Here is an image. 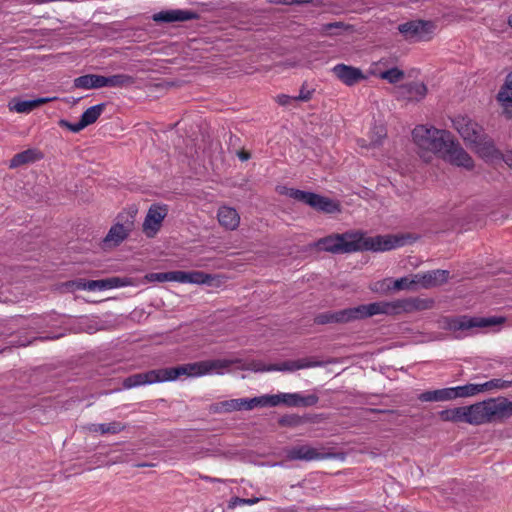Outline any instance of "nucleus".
<instances>
[{
	"label": "nucleus",
	"mask_w": 512,
	"mask_h": 512,
	"mask_svg": "<svg viewBox=\"0 0 512 512\" xmlns=\"http://www.w3.org/2000/svg\"><path fill=\"white\" fill-rule=\"evenodd\" d=\"M398 242L391 236L366 237L362 231L350 230L322 237L315 242L314 246L332 254H350L363 251H389L397 247Z\"/></svg>",
	"instance_id": "1"
},
{
	"label": "nucleus",
	"mask_w": 512,
	"mask_h": 512,
	"mask_svg": "<svg viewBox=\"0 0 512 512\" xmlns=\"http://www.w3.org/2000/svg\"><path fill=\"white\" fill-rule=\"evenodd\" d=\"M186 132V139H182L177 134L170 136L171 142L178 150L175 157L203 160L218 158L221 150L220 142L213 137L210 126L204 120L194 121Z\"/></svg>",
	"instance_id": "2"
},
{
	"label": "nucleus",
	"mask_w": 512,
	"mask_h": 512,
	"mask_svg": "<svg viewBox=\"0 0 512 512\" xmlns=\"http://www.w3.org/2000/svg\"><path fill=\"white\" fill-rule=\"evenodd\" d=\"M412 139L420 149L444 159L471 160V157L449 130L419 124L412 130Z\"/></svg>",
	"instance_id": "3"
},
{
	"label": "nucleus",
	"mask_w": 512,
	"mask_h": 512,
	"mask_svg": "<svg viewBox=\"0 0 512 512\" xmlns=\"http://www.w3.org/2000/svg\"><path fill=\"white\" fill-rule=\"evenodd\" d=\"M439 417L446 422H464L476 426L491 423L487 400L468 406L442 410L439 412Z\"/></svg>",
	"instance_id": "4"
},
{
	"label": "nucleus",
	"mask_w": 512,
	"mask_h": 512,
	"mask_svg": "<svg viewBox=\"0 0 512 512\" xmlns=\"http://www.w3.org/2000/svg\"><path fill=\"white\" fill-rule=\"evenodd\" d=\"M376 308L369 303L336 311H325L315 316L314 323L318 325L347 324L375 316Z\"/></svg>",
	"instance_id": "5"
},
{
	"label": "nucleus",
	"mask_w": 512,
	"mask_h": 512,
	"mask_svg": "<svg viewBox=\"0 0 512 512\" xmlns=\"http://www.w3.org/2000/svg\"><path fill=\"white\" fill-rule=\"evenodd\" d=\"M373 306H376L377 311L375 315L387 314L393 315L400 312L411 313L414 311L427 310L433 307L434 301L428 298L411 297L402 300H396L393 302H373Z\"/></svg>",
	"instance_id": "6"
},
{
	"label": "nucleus",
	"mask_w": 512,
	"mask_h": 512,
	"mask_svg": "<svg viewBox=\"0 0 512 512\" xmlns=\"http://www.w3.org/2000/svg\"><path fill=\"white\" fill-rule=\"evenodd\" d=\"M238 362V360L230 359H213L179 365L176 366L177 378L203 376L213 372L222 374L225 369Z\"/></svg>",
	"instance_id": "7"
},
{
	"label": "nucleus",
	"mask_w": 512,
	"mask_h": 512,
	"mask_svg": "<svg viewBox=\"0 0 512 512\" xmlns=\"http://www.w3.org/2000/svg\"><path fill=\"white\" fill-rule=\"evenodd\" d=\"M176 379V367L161 368L132 374L123 380L122 386L124 389H131L143 385L173 381Z\"/></svg>",
	"instance_id": "8"
},
{
	"label": "nucleus",
	"mask_w": 512,
	"mask_h": 512,
	"mask_svg": "<svg viewBox=\"0 0 512 512\" xmlns=\"http://www.w3.org/2000/svg\"><path fill=\"white\" fill-rule=\"evenodd\" d=\"M445 328L457 332V331H466L473 328H485L491 327L504 322V319L501 317H470V316H459L454 318L446 319Z\"/></svg>",
	"instance_id": "9"
},
{
	"label": "nucleus",
	"mask_w": 512,
	"mask_h": 512,
	"mask_svg": "<svg viewBox=\"0 0 512 512\" xmlns=\"http://www.w3.org/2000/svg\"><path fill=\"white\" fill-rule=\"evenodd\" d=\"M134 229V215L131 213H119L116 223L111 226L103 240L105 246L120 245Z\"/></svg>",
	"instance_id": "10"
},
{
	"label": "nucleus",
	"mask_w": 512,
	"mask_h": 512,
	"mask_svg": "<svg viewBox=\"0 0 512 512\" xmlns=\"http://www.w3.org/2000/svg\"><path fill=\"white\" fill-rule=\"evenodd\" d=\"M336 457V453L327 451L324 447L315 448L309 445H299L286 450V458L290 461H315L335 459Z\"/></svg>",
	"instance_id": "11"
},
{
	"label": "nucleus",
	"mask_w": 512,
	"mask_h": 512,
	"mask_svg": "<svg viewBox=\"0 0 512 512\" xmlns=\"http://www.w3.org/2000/svg\"><path fill=\"white\" fill-rule=\"evenodd\" d=\"M436 25L432 21L413 20L400 24L398 30L406 39H416L418 41H428L434 32Z\"/></svg>",
	"instance_id": "12"
},
{
	"label": "nucleus",
	"mask_w": 512,
	"mask_h": 512,
	"mask_svg": "<svg viewBox=\"0 0 512 512\" xmlns=\"http://www.w3.org/2000/svg\"><path fill=\"white\" fill-rule=\"evenodd\" d=\"M452 126L463 140L470 144L476 142V140L479 141L480 137L485 133L483 127L468 116H456L452 119Z\"/></svg>",
	"instance_id": "13"
},
{
	"label": "nucleus",
	"mask_w": 512,
	"mask_h": 512,
	"mask_svg": "<svg viewBox=\"0 0 512 512\" xmlns=\"http://www.w3.org/2000/svg\"><path fill=\"white\" fill-rule=\"evenodd\" d=\"M168 214L167 205L152 204L143 222V232L149 238L154 237Z\"/></svg>",
	"instance_id": "14"
},
{
	"label": "nucleus",
	"mask_w": 512,
	"mask_h": 512,
	"mask_svg": "<svg viewBox=\"0 0 512 512\" xmlns=\"http://www.w3.org/2000/svg\"><path fill=\"white\" fill-rule=\"evenodd\" d=\"M277 406L283 404L287 407H312L319 402L316 394L301 395L300 393L275 394Z\"/></svg>",
	"instance_id": "15"
},
{
	"label": "nucleus",
	"mask_w": 512,
	"mask_h": 512,
	"mask_svg": "<svg viewBox=\"0 0 512 512\" xmlns=\"http://www.w3.org/2000/svg\"><path fill=\"white\" fill-rule=\"evenodd\" d=\"M491 423L503 422L512 416V402L499 396L487 399Z\"/></svg>",
	"instance_id": "16"
},
{
	"label": "nucleus",
	"mask_w": 512,
	"mask_h": 512,
	"mask_svg": "<svg viewBox=\"0 0 512 512\" xmlns=\"http://www.w3.org/2000/svg\"><path fill=\"white\" fill-rule=\"evenodd\" d=\"M471 145L480 158L503 160L502 152L495 147L494 141L485 133L480 137L479 141L476 140Z\"/></svg>",
	"instance_id": "17"
},
{
	"label": "nucleus",
	"mask_w": 512,
	"mask_h": 512,
	"mask_svg": "<svg viewBox=\"0 0 512 512\" xmlns=\"http://www.w3.org/2000/svg\"><path fill=\"white\" fill-rule=\"evenodd\" d=\"M332 71L334 75L347 86H353L367 79L360 68L346 64H337Z\"/></svg>",
	"instance_id": "18"
},
{
	"label": "nucleus",
	"mask_w": 512,
	"mask_h": 512,
	"mask_svg": "<svg viewBox=\"0 0 512 512\" xmlns=\"http://www.w3.org/2000/svg\"><path fill=\"white\" fill-rule=\"evenodd\" d=\"M450 272L448 270L436 269L424 273L415 274L418 284L422 288L429 289L440 286L448 281Z\"/></svg>",
	"instance_id": "19"
},
{
	"label": "nucleus",
	"mask_w": 512,
	"mask_h": 512,
	"mask_svg": "<svg viewBox=\"0 0 512 512\" xmlns=\"http://www.w3.org/2000/svg\"><path fill=\"white\" fill-rule=\"evenodd\" d=\"M198 14L190 10H164L155 13L152 16L153 21L157 23H172V22H184L188 20L197 19Z\"/></svg>",
	"instance_id": "20"
},
{
	"label": "nucleus",
	"mask_w": 512,
	"mask_h": 512,
	"mask_svg": "<svg viewBox=\"0 0 512 512\" xmlns=\"http://www.w3.org/2000/svg\"><path fill=\"white\" fill-rule=\"evenodd\" d=\"M217 218L219 224L227 230H235L240 223L238 212L234 208L227 206L219 208Z\"/></svg>",
	"instance_id": "21"
},
{
	"label": "nucleus",
	"mask_w": 512,
	"mask_h": 512,
	"mask_svg": "<svg viewBox=\"0 0 512 512\" xmlns=\"http://www.w3.org/2000/svg\"><path fill=\"white\" fill-rule=\"evenodd\" d=\"M401 94L409 101H420L427 95V86L422 82H411L400 87Z\"/></svg>",
	"instance_id": "22"
},
{
	"label": "nucleus",
	"mask_w": 512,
	"mask_h": 512,
	"mask_svg": "<svg viewBox=\"0 0 512 512\" xmlns=\"http://www.w3.org/2000/svg\"><path fill=\"white\" fill-rule=\"evenodd\" d=\"M244 410V398L224 400L209 406V412L213 414L231 413Z\"/></svg>",
	"instance_id": "23"
},
{
	"label": "nucleus",
	"mask_w": 512,
	"mask_h": 512,
	"mask_svg": "<svg viewBox=\"0 0 512 512\" xmlns=\"http://www.w3.org/2000/svg\"><path fill=\"white\" fill-rule=\"evenodd\" d=\"M49 101V98H38L34 100L13 99L9 103V109L17 113H29Z\"/></svg>",
	"instance_id": "24"
},
{
	"label": "nucleus",
	"mask_w": 512,
	"mask_h": 512,
	"mask_svg": "<svg viewBox=\"0 0 512 512\" xmlns=\"http://www.w3.org/2000/svg\"><path fill=\"white\" fill-rule=\"evenodd\" d=\"M387 137V129L385 125L375 123L369 132V140L359 139L358 143L361 147H376L382 143Z\"/></svg>",
	"instance_id": "25"
},
{
	"label": "nucleus",
	"mask_w": 512,
	"mask_h": 512,
	"mask_svg": "<svg viewBox=\"0 0 512 512\" xmlns=\"http://www.w3.org/2000/svg\"><path fill=\"white\" fill-rule=\"evenodd\" d=\"M313 209L326 214H335L341 212V205L338 201L332 200L328 197L316 194Z\"/></svg>",
	"instance_id": "26"
},
{
	"label": "nucleus",
	"mask_w": 512,
	"mask_h": 512,
	"mask_svg": "<svg viewBox=\"0 0 512 512\" xmlns=\"http://www.w3.org/2000/svg\"><path fill=\"white\" fill-rule=\"evenodd\" d=\"M418 399L421 402H444L454 400L451 387L425 391L419 394Z\"/></svg>",
	"instance_id": "27"
},
{
	"label": "nucleus",
	"mask_w": 512,
	"mask_h": 512,
	"mask_svg": "<svg viewBox=\"0 0 512 512\" xmlns=\"http://www.w3.org/2000/svg\"><path fill=\"white\" fill-rule=\"evenodd\" d=\"M277 401L274 395H262L253 398H244V410L250 411L257 407H275Z\"/></svg>",
	"instance_id": "28"
},
{
	"label": "nucleus",
	"mask_w": 512,
	"mask_h": 512,
	"mask_svg": "<svg viewBox=\"0 0 512 512\" xmlns=\"http://www.w3.org/2000/svg\"><path fill=\"white\" fill-rule=\"evenodd\" d=\"M127 428V425L119 422L112 421L110 423H102V424H91L88 429L90 432L104 434H118L124 431Z\"/></svg>",
	"instance_id": "29"
},
{
	"label": "nucleus",
	"mask_w": 512,
	"mask_h": 512,
	"mask_svg": "<svg viewBox=\"0 0 512 512\" xmlns=\"http://www.w3.org/2000/svg\"><path fill=\"white\" fill-rule=\"evenodd\" d=\"M284 189H285L284 193L287 196H289L290 198H293L296 201L307 204L312 208L315 197H316V193L302 191V190L294 189V188H284Z\"/></svg>",
	"instance_id": "30"
},
{
	"label": "nucleus",
	"mask_w": 512,
	"mask_h": 512,
	"mask_svg": "<svg viewBox=\"0 0 512 512\" xmlns=\"http://www.w3.org/2000/svg\"><path fill=\"white\" fill-rule=\"evenodd\" d=\"M453 399L472 397L480 393L479 384L468 383L463 386L451 387Z\"/></svg>",
	"instance_id": "31"
},
{
	"label": "nucleus",
	"mask_w": 512,
	"mask_h": 512,
	"mask_svg": "<svg viewBox=\"0 0 512 512\" xmlns=\"http://www.w3.org/2000/svg\"><path fill=\"white\" fill-rule=\"evenodd\" d=\"M309 417L297 414H285L278 419V424L282 427H298L309 421Z\"/></svg>",
	"instance_id": "32"
},
{
	"label": "nucleus",
	"mask_w": 512,
	"mask_h": 512,
	"mask_svg": "<svg viewBox=\"0 0 512 512\" xmlns=\"http://www.w3.org/2000/svg\"><path fill=\"white\" fill-rule=\"evenodd\" d=\"M105 106V103H101L88 108L81 116V120L83 121L84 125L88 126L95 123L104 111Z\"/></svg>",
	"instance_id": "33"
},
{
	"label": "nucleus",
	"mask_w": 512,
	"mask_h": 512,
	"mask_svg": "<svg viewBox=\"0 0 512 512\" xmlns=\"http://www.w3.org/2000/svg\"><path fill=\"white\" fill-rule=\"evenodd\" d=\"M134 83V78L127 74H116L106 77V87H124Z\"/></svg>",
	"instance_id": "34"
},
{
	"label": "nucleus",
	"mask_w": 512,
	"mask_h": 512,
	"mask_svg": "<svg viewBox=\"0 0 512 512\" xmlns=\"http://www.w3.org/2000/svg\"><path fill=\"white\" fill-rule=\"evenodd\" d=\"M512 386V381L502 380V379H491L485 383L479 384L480 393L491 391V390H501Z\"/></svg>",
	"instance_id": "35"
},
{
	"label": "nucleus",
	"mask_w": 512,
	"mask_h": 512,
	"mask_svg": "<svg viewBox=\"0 0 512 512\" xmlns=\"http://www.w3.org/2000/svg\"><path fill=\"white\" fill-rule=\"evenodd\" d=\"M214 280L215 276L203 271H189V283L191 284H206L211 286Z\"/></svg>",
	"instance_id": "36"
},
{
	"label": "nucleus",
	"mask_w": 512,
	"mask_h": 512,
	"mask_svg": "<svg viewBox=\"0 0 512 512\" xmlns=\"http://www.w3.org/2000/svg\"><path fill=\"white\" fill-rule=\"evenodd\" d=\"M379 77L383 80L388 81L390 84H396L402 81L405 77L404 71L397 67L382 71L379 73Z\"/></svg>",
	"instance_id": "37"
},
{
	"label": "nucleus",
	"mask_w": 512,
	"mask_h": 512,
	"mask_svg": "<svg viewBox=\"0 0 512 512\" xmlns=\"http://www.w3.org/2000/svg\"><path fill=\"white\" fill-rule=\"evenodd\" d=\"M296 365L294 360L284 361L280 364H271L267 367H256L255 371H296Z\"/></svg>",
	"instance_id": "38"
},
{
	"label": "nucleus",
	"mask_w": 512,
	"mask_h": 512,
	"mask_svg": "<svg viewBox=\"0 0 512 512\" xmlns=\"http://www.w3.org/2000/svg\"><path fill=\"white\" fill-rule=\"evenodd\" d=\"M44 157V154L37 148L27 149L14 155L11 160L14 161H28V160H40Z\"/></svg>",
	"instance_id": "39"
},
{
	"label": "nucleus",
	"mask_w": 512,
	"mask_h": 512,
	"mask_svg": "<svg viewBox=\"0 0 512 512\" xmlns=\"http://www.w3.org/2000/svg\"><path fill=\"white\" fill-rule=\"evenodd\" d=\"M497 99L501 102L506 117L512 119V95L507 94L505 91H499Z\"/></svg>",
	"instance_id": "40"
},
{
	"label": "nucleus",
	"mask_w": 512,
	"mask_h": 512,
	"mask_svg": "<svg viewBox=\"0 0 512 512\" xmlns=\"http://www.w3.org/2000/svg\"><path fill=\"white\" fill-rule=\"evenodd\" d=\"M417 281L415 278V275L412 279L408 277H401L399 279H396L393 281V290H412L414 289L415 285H417Z\"/></svg>",
	"instance_id": "41"
},
{
	"label": "nucleus",
	"mask_w": 512,
	"mask_h": 512,
	"mask_svg": "<svg viewBox=\"0 0 512 512\" xmlns=\"http://www.w3.org/2000/svg\"><path fill=\"white\" fill-rule=\"evenodd\" d=\"M261 500H264L263 497H254V498H240V497H232L228 502V508L234 509L238 505H253Z\"/></svg>",
	"instance_id": "42"
},
{
	"label": "nucleus",
	"mask_w": 512,
	"mask_h": 512,
	"mask_svg": "<svg viewBox=\"0 0 512 512\" xmlns=\"http://www.w3.org/2000/svg\"><path fill=\"white\" fill-rule=\"evenodd\" d=\"M294 361H295L297 370L304 369V368L321 367V366L325 365V362H323V361L312 360L310 358H303V359H298V360H294Z\"/></svg>",
	"instance_id": "43"
},
{
	"label": "nucleus",
	"mask_w": 512,
	"mask_h": 512,
	"mask_svg": "<svg viewBox=\"0 0 512 512\" xmlns=\"http://www.w3.org/2000/svg\"><path fill=\"white\" fill-rule=\"evenodd\" d=\"M130 283L129 279L121 277H110L105 279L106 289L124 287Z\"/></svg>",
	"instance_id": "44"
},
{
	"label": "nucleus",
	"mask_w": 512,
	"mask_h": 512,
	"mask_svg": "<svg viewBox=\"0 0 512 512\" xmlns=\"http://www.w3.org/2000/svg\"><path fill=\"white\" fill-rule=\"evenodd\" d=\"M92 76L86 74L74 79V87L79 89H93L92 88Z\"/></svg>",
	"instance_id": "45"
},
{
	"label": "nucleus",
	"mask_w": 512,
	"mask_h": 512,
	"mask_svg": "<svg viewBox=\"0 0 512 512\" xmlns=\"http://www.w3.org/2000/svg\"><path fill=\"white\" fill-rule=\"evenodd\" d=\"M87 281L84 279H76L67 281L63 284V286L69 290V291H76V290H87L86 287Z\"/></svg>",
	"instance_id": "46"
},
{
	"label": "nucleus",
	"mask_w": 512,
	"mask_h": 512,
	"mask_svg": "<svg viewBox=\"0 0 512 512\" xmlns=\"http://www.w3.org/2000/svg\"><path fill=\"white\" fill-rule=\"evenodd\" d=\"M146 279L149 282H167V281H171V271L170 272L150 273V274L146 275Z\"/></svg>",
	"instance_id": "47"
},
{
	"label": "nucleus",
	"mask_w": 512,
	"mask_h": 512,
	"mask_svg": "<svg viewBox=\"0 0 512 512\" xmlns=\"http://www.w3.org/2000/svg\"><path fill=\"white\" fill-rule=\"evenodd\" d=\"M171 281L189 283V271H171Z\"/></svg>",
	"instance_id": "48"
},
{
	"label": "nucleus",
	"mask_w": 512,
	"mask_h": 512,
	"mask_svg": "<svg viewBox=\"0 0 512 512\" xmlns=\"http://www.w3.org/2000/svg\"><path fill=\"white\" fill-rule=\"evenodd\" d=\"M343 22H332L327 23L322 26V31L327 35H334L336 32H334V29H342L344 28Z\"/></svg>",
	"instance_id": "49"
},
{
	"label": "nucleus",
	"mask_w": 512,
	"mask_h": 512,
	"mask_svg": "<svg viewBox=\"0 0 512 512\" xmlns=\"http://www.w3.org/2000/svg\"><path fill=\"white\" fill-rule=\"evenodd\" d=\"M87 290H106L105 279L100 280H88L86 284Z\"/></svg>",
	"instance_id": "50"
},
{
	"label": "nucleus",
	"mask_w": 512,
	"mask_h": 512,
	"mask_svg": "<svg viewBox=\"0 0 512 512\" xmlns=\"http://www.w3.org/2000/svg\"><path fill=\"white\" fill-rule=\"evenodd\" d=\"M314 90H307L306 89V85L303 84L301 89H300V93L298 96H295L293 97V100H296V101H309L311 98H312V94H313Z\"/></svg>",
	"instance_id": "51"
},
{
	"label": "nucleus",
	"mask_w": 512,
	"mask_h": 512,
	"mask_svg": "<svg viewBox=\"0 0 512 512\" xmlns=\"http://www.w3.org/2000/svg\"><path fill=\"white\" fill-rule=\"evenodd\" d=\"M91 76H92V84L91 85H92L93 89L106 87V76L96 75V74H91Z\"/></svg>",
	"instance_id": "52"
},
{
	"label": "nucleus",
	"mask_w": 512,
	"mask_h": 512,
	"mask_svg": "<svg viewBox=\"0 0 512 512\" xmlns=\"http://www.w3.org/2000/svg\"><path fill=\"white\" fill-rule=\"evenodd\" d=\"M60 125L68 127L73 132H79L80 130H82L86 127V125H84V123L81 119L75 124H70L69 122H67L65 120H61Z\"/></svg>",
	"instance_id": "53"
},
{
	"label": "nucleus",
	"mask_w": 512,
	"mask_h": 512,
	"mask_svg": "<svg viewBox=\"0 0 512 512\" xmlns=\"http://www.w3.org/2000/svg\"><path fill=\"white\" fill-rule=\"evenodd\" d=\"M500 91H505L507 94L512 95V71L507 75L504 85Z\"/></svg>",
	"instance_id": "54"
},
{
	"label": "nucleus",
	"mask_w": 512,
	"mask_h": 512,
	"mask_svg": "<svg viewBox=\"0 0 512 512\" xmlns=\"http://www.w3.org/2000/svg\"><path fill=\"white\" fill-rule=\"evenodd\" d=\"M451 164H456L457 167H463L467 170H472L474 168V162H450Z\"/></svg>",
	"instance_id": "55"
},
{
	"label": "nucleus",
	"mask_w": 512,
	"mask_h": 512,
	"mask_svg": "<svg viewBox=\"0 0 512 512\" xmlns=\"http://www.w3.org/2000/svg\"><path fill=\"white\" fill-rule=\"evenodd\" d=\"M238 157L240 160H248L251 157V154L249 151L245 149H241L237 152Z\"/></svg>",
	"instance_id": "56"
},
{
	"label": "nucleus",
	"mask_w": 512,
	"mask_h": 512,
	"mask_svg": "<svg viewBox=\"0 0 512 512\" xmlns=\"http://www.w3.org/2000/svg\"><path fill=\"white\" fill-rule=\"evenodd\" d=\"M292 99H293V97H290L288 95H280V96H278V103L280 105H287L290 102V100H292Z\"/></svg>",
	"instance_id": "57"
},
{
	"label": "nucleus",
	"mask_w": 512,
	"mask_h": 512,
	"mask_svg": "<svg viewBox=\"0 0 512 512\" xmlns=\"http://www.w3.org/2000/svg\"><path fill=\"white\" fill-rule=\"evenodd\" d=\"M278 512H303V510L296 506H291V507L281 509Z\"/></svg>",
	"instance_id": "58"
},
{
	"label": "nucleus",
	"mask_w": 512,
	"mask_h": 512,
	"mask_svg": "<svg viewBox=\"0 0 512 512\" xmlns=\"http://www.w3.org/2000/svg\"><path fill=\"white\" fill-rule=\"evenodd\" d=\"M200 478L202 480H205L207 482H212V483H216V482H222L221 479L219 478H213V477H210V476H206V475H201Z\"/></svg>",
	"instance_id": "59"
},
{
	"label": "nucleus",
	"mask_w": 512,
	"mask_h": 512,
	"mask_svg": "<svg viewBox=\"0 0 512 512\" xmlns=\"http://www.w3.org/2000/svg\"><path fill=\"white\" fill-rule=\"evenodd\" d=\"M493 164H497L502 169L510 168L512 169V162H492Z\"/></svg>",
	"instance_id": "60"
},
{
	"label": "nucleus",
	"mask_w": 512,
	"mask_h": 512,
	"mask_svg": "<svg viewBox=\"0 0 512 512\" xmlns=\"http://www.w3.org/2000/svg\"><path fill=\"white\" fill-rule=\"evenodd\" d=\"M277 4H283V5H293L294 0H275L274 1Z\"/></svg>",
	"instance_id": "61"
},
{
	"label": "nucleus",
	"mask_w": 512,
	"mask_h": 512,
	"mask_svg": "<svg viewBox=\"0 0 512 512\" xmlns=\"http://www.w3.org/2000/svg\"><path fill=\"white\" fill-rule=\"evenodd\" d=\"M313 0H294V4L311 3Z\"/></svg>",
	"instance_id": "62"
},
{
	"label": "nucleus",
	"mask_w": 512,
	"mask_h": 512,
	"mask_svg": "<svg viewBox=\"0 0 512 512\" xmlns=\"http://www.w3.org/2000/svg\"><path fill=\"white\" fill-rule=\"evenodd\" d=\"M21 163H22V162H10V166H9V167L13 169V168L18 167V166H19V164H21Z\"/></svg>",
	"instance_id": "63"
},
{
	"label": "nucleus",
	"mask_w": 512,
	"mask_h": 512,
	"mask_svg": "<svg viewBox=\"0 0 512 512\" xmlns=\"http://www.w3.org/2000/svg\"><path fill=\"white\" fill-rule=\"evenodd\" d=\"M507 23L512 28V14L508 17Z\"/></svg>",
	"instance_id": "64"
}]
</instances>
